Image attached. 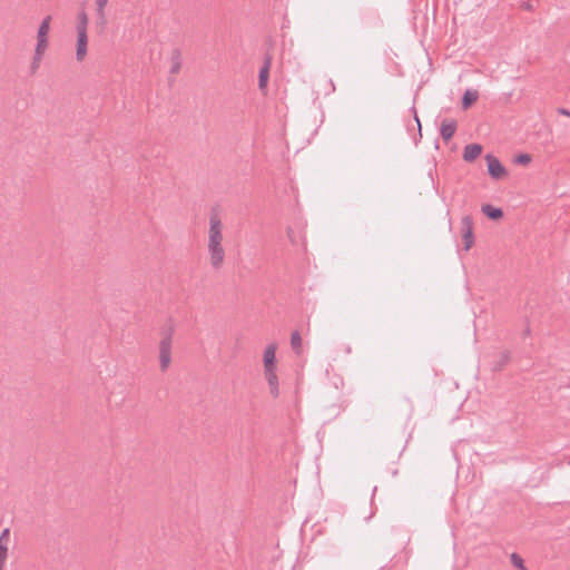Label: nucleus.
Instances as JSON below:
<instances>
[{"label":"nucleus","instance_id":"nucleus-13","mask_svg":"<svg viewBox=\"0 0 570 570\" xmlns=\"http://www.w3.org/2000/svg\"><path fill=\"white\" fill-rule=\"evenodd\" d=\"M181 69V51L176 48L171 51L170 55V69L169 72L171 75H177Z\"/></svg>","mask_w":570,"mask_h":570},{"label":"nucleus","instance_id":"nucleus-1","mask_svg":"<svg viewBox=\"0 0 570 570\" xmlns=\"http://www.w3.org/2000/svg\"><path fill=\"white\" fill-rule=\"evenodd\" d=\"M223 242V225L217 215H212L209 218L208 230V253L210 265L215 269H219L224 263L225 250L222 245Z\"/></svg>","mask_w":570,"mask_h":570},{"label":"nucleus","instance_id":"nucleus-7","mask_svg":"<svg viewBox=\"0 0 570 570\" xmlns=\"http://www.w3.org/2000/svg\"><path fill=\"white\" fill-rule=\"evenodd\" d=\"M458 122L454 119H444L441 124L440 134L442 139L448 142L454 136Z\"/></svg>","mask_w":570,"mask_h":570},{"label":"nucleus","instance_id":"nucleus-16","mask_svg":"<svg viewBox=\"0 0 570 570\" xmlns=\"http://www.w3.org/2000/svg\"><path fill=\"white\" fill-rule=\"evenodd\" d=\"M50 21H51L50 16H47L46 18H43V20L41 21L39 29H38L37 39H47L48 32L50 29Z\"/></svg>","mask_w":570,"mask_h":570},{"label":"nucleus","instance_id":"nucleus-8","mask_svg":"<svg viewBox=\"0 0 570 570\" xmlns=\"http://www.w3.org/2000/svg\"><path fill=\"white\" fill-rule=\"evenodd\" d=\"M88 47V35L87 32H77V49L76 58L78 61H82L87 55Z\"/></svg>","mask_w":570,"mask_h":570},{"label":"nucleus","instance_id":"nucleus-15","mask_svg":"<svg viewBox=\"0 0 570 570\" xmlns=\"http://www.w3.org/2000/svg\"><path fill=\"white\" fill-rule=\"evenodd\" d=\"M479 98V92L476 90L466 89L462 96V108H470Z\"/></svg>","mask_w":570,"mask_h":570},{"label":"nucleus","instance_id":"nucleus-18","mask_svg":"<svg viewBox=\"0 0 570 570\" xmlns=\"http://www.w3.org/2000/svg\"><path fill=\"white\" fill-rule=\"evenodd\" d=\"M292 348L298 354L302 348V337L298 331H294L291 335Z\"/></svg>","mask_w":570,"mask_h":570},{"label":"nucleus","instance_id":"nucleus-5","mask_svg":"<svg viewBox=\"0 0 570 570\" xmlns=\"http://www.w3.org/2000/svg\"><path fill=\"white\" fill-rule=\"evenodd\" d=\"M108 1L109 0H95L96 14H97L96 24L98 28H100L101 31L105 30V28L108 23L107 16H106V7L108 4Z\"/></svg>","mask_w":570,"mask_h":570},{"label":"nucleus","instance_id":"nucleus-17","mask_svg":"<svg viewBox=\"0 0 570 570\" xmlns=\"http://www.w3.org/2000/svg\"><path fill=\"white\" fill-rule=\"evenodd\" d=\"M88 16L85 11L78 13L77 32H87Z\"/></svg>","mask_w":570,"mask_h":570},{"label":"nucleus","instance_id":"nucleus-12","mask_svg":"<svg viewBox=\"0 0 570 570\" xmlns=\"http://www.w3.org/2000/svg\"><path fill=\"white\" fill-rule=\"evenodd\" d=\"M276 345L269 344L264 351V370L276 368Z\"/></svg>","mask_w":570,"mask_h":570},{"label":"nucleus","instance_id":"nucleus-4","mask_svg":"<svg viewBox=\"0 0 570 570\" xmlns=\"http://www.w3.org/2000/svg\"><path fill=\"white\" fill-rule=\"evenodd\" d=\"M488 173L493 179H501L508 175L505 167L501 164V161L493 156L492 154H488L485 156Z\"/></svg>","mask_w":570,"mask_h":570},{"label":"nucleus","instance_id":"nucleus-2","mask_svg":"<svg viewBox=\"0 0 570 570\" xmlns=\"http://www.w3.org/2000/svg\"><path fill=\"white\" fill-rule=\"evenodd\" d=\"M173 328L159 342V365L163 372L167 371L171 362Z\"/></svg>","mask_w":570,"mask_h":570},{"label":"nucleus","instance_id":"nucleus-22","mask_svg":"<svg viewBox=\"0 0 570 570\" xmlns=\"http://www.w3.org/2000/svg\"><path fill=\"white\" fill-rule=\"evenodd\" d=\"M514 161L518 165L527 166L531 161V156L529 154H520L515 157Z\"/></svg>","mask_w":570,"mask_h":570},{"label":"nucleus","instance_id":"nucleus-6","mask_svg":"<svg viewBox=\"0 0 570 570\" xmlns=\"http://www.w3.org/2000/svg\"><path fill=\"white\" fill-rule=\"evenodd\" d=\"M271 66H272V56L266 53L264 57L263 66L261 67L259 73H258V88L259 89H264L267 86Z\"/></svg>","mask_w":570,"mask_h":570},{"label":"nucleus","instance_id":"nucleus-20","mask_svg":"<svg viewBox=\"0 0 570 570\" xmlns=\"http://www.w3.org/2000/svg\"><path fill=\"white\" fill-rule=\"evenodd\" d=\"M48 47V39H37V46L35 49V53L43 57V53Z\"/></svg>","mask_w":570,"mask_h":570},{"label":"nucleus","instance_id":"nucleus-21","mask_svg":"<svg viewBox=\"0 0 570 570\" xmlns=\"http://www.w3.org/2000/svg\"><path fill=\"white\" fill-rule=\"evenodd\" d=\"M41 59L42 56L37 53L33 55L32 61L30 63V71L32 75L36 73V71L39 69Z\"/></svg>","mask_w":570,"mask_h":570},{"label":"nucleus","instance_id":"nucleus-14","mask_svg":"<svg viewBox=\"0 0 570 570\" xmlns=\"http://www.w3.org/2000/svg\"><path fill=\"white\" fill-rule=\"evenodd\" d=\"M481 212L490 219L498 220L503 217V210L490 204L482 205Z\"/></svg>","mask_w":570,"mask_h":570},{"label":"nucleus","instance_id":"nucleus-3","mask_svg":"<svg viewBox=\"0 0 570 570\" xmlns=\"http://www.w3.org/2000/svg\"><path fill=\"white\" fill-rule=\"evenodd\" d=\"M461 235L463 239L464 250H469L474 244L473 218L465 215L461 219Z\"/></svg>","mask_w":570,"mask_h":570},{"label":"nucleus","instance_id":"nucleus-25","mask_svg":"<svg viewBox=\"0 0 570 570\" xmlns=\"http://www.w3.org/2000/svg\"><path fill=\"white\" fill-rule=\"evenodd\" d=\"M558 112L561 114V115L570 117V111L568 109H566V108H559Z\"/></svg>","mask_w":570,"mask_h":570},{"label":"nucleus","instance_id":"nucleus-24","mask_svg":"<svg viewBox=\"0 0 570 570\" xmlns=\"http://www.w3.org/2000/svg\"><path fill=\"white\" fill-rule=\"evenodd\" d=\"M412 110H413V112H414V119H415V121H416V124H417L419 131H421V122H420V119H419V117H417L416 110H415V108H414V107H412Z\"/></svg>","mask_w":570,"mask_h":570},{"label":"nucleus","instance_id":"nucleus-11","mask_svg":"<svg viewBox=\"0 0 570 570\" xmlns=\"http://www.w3.org/2000/svg\"><path fill=\"white\" fill-rule=\"evenodd\" d=\"M482 150L483 148L480 144H469L464 147L463 159L466 163H472L481 155Z\"/></svg>","mask_w":570,"mask_h":570},{"label":"nucleus","instance_id":"nucleus-23","mask_svg":"<svg viewBox=\"0 0 570 570\" xmlns=\"http://www.w3.org/2000/svg\"><path fill=\"white\" fill-rule=\"evenodd\" d=\"M508 361H509V353H503V354L501 355V361H500V364H499V365H500V366H503L504 364H507V363H508Z\"/></svg>","mask_w":570,"mask_h":570},{"label":"nucleus","instance_id":"nucleus-10","mask_svg":"<svg viewBox=\"0 0 570 570\" xmlns=\"http://www.w3.org/2000/svg\"><path fill=\"white\" fill-rule=\"evenodd\" d=\"M265 377L267 380L269 391L274 397H277L279 394V387H278V379L276 375V368H266L265 370Z\"/></svg>","mask_w":570,"mask_h":570},{"label":"nucleus","instance_id":"nucleus-19","mask_svg":"<svg viewBox=\"0 0 570 570\" xmlns=\"http://www.w3.org/2000/svg\"><path fill=\"white\" fill-rule=\"evenodd\" d=\"M510 560H511V563L520 569V570H528L524 566V561L523 559L515 552L511 553V557H510Z\"/></svg>","mask_w":570,"mask_h":570},{"label":"nucleus","instance_id":"nucleus-9","mask_svg":"<svg viewBox=\"0 0 570 570\" xmlns=\"http://www.w3.org/2000/svg\"><path fill=\"white\" fill-rule=\"evenodd\" d=\"M10 530L6 528L0 534V570H3L8 557V541Z\"/></svg>","mask_w":570,"mask_h":570}]
</instances>
